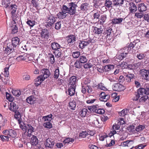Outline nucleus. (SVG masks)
<instances>
[{"label": "nucleus", "instance_id": "nucleus-6", "mask_svg": "<svg viewBox=\"0 0 149 149\" xmlns=\"http://www.w3.org/2000/svg\"><path fill=\"white\" fill-rule=\"evenodd\" d=\"M46 21L48 26L51 27L56 22V19L53 15H51L47 18Z\"/></svg>", "mask_w": 149, "mask_h": 149}, {"label": "nucleus", "instance_id": "nucleus-9", "mask_svg": "<svg viewBox=\"0 0 149 149\" xmlns=\"http://www.w3.org/2000/svg\"><path fill=\"white\" fill-rule=\"evenodd\" d=\"M9 9L11 12V14L12 18H14L16 16V11L17 9V6L15 4H11Z\"/></svg>", "mask_w": 149, "mask_h": 149}, {"label": "nucleus", "instance_id": "nucleus-15", "mask_svg": "<svg viewBox=\"0 0 149 149\" xmlns=\"http://www.w3.org/2000/svg\"><path fill=\"white\" fill-rule=\"evenodd\" d=\"M113 32L112 29L110 27L106 28L104 32V34L106 35V38L109 39L110 37H112Z\"/></svg>", "mask_w": 149, "mask_h": 149}, {"label": "nucleus", "instance_id": "nucleus-5", "mask_svg": "<svg viewBox=\"0 0 149 149\" xmlns=\"http://www.w3.org/2000/svg\"><path fill=\"white\" fill-rule=\"evenodd\" d=\"M15 48L12 44L10 42L7 43L6 45L3 47L4 52L8 54L13 52L15 50Z\"/></svg>", "mask_w": 149, "mask_h": 149}, {"label": "nucleus", "instance_id": "nucleus-18", "mask_svg": "<svg viewBox=\"0 0 149 149\" xmlns=\"http://www.w3.org/2000/svg\"><path fill=\"white\" fill-rule=\"evenodd\" d=\"M130 7L129 9L130 13H134L137 10V7L135 4L133 2H131L129 3Z\"/></svg>", "mask_w": 149, "mask_h": 149}, {"label": "nucleus", "instance_id": "nucleus-1", "mask_svg": "<svg viewBox=\"0 0 149 149\" xmlns=\"http://www.w3.org/2000/svg\"><path fill=\"white\" fill-rule=\"evenodd\" d=\"M22 128H21L23 130L24 129L26 132L24 134H22V136H24L25 134L27 136L30 137L32 135V133L34 132V128L30 124H27L26 125L24 123Z\"/></svg>", "mask_w": 149, "mask_h": 149}, {"label": "nucleus", "instance_id": "nucleus-11", "mask_svg": "<svg viewBox=\"0 0 149 149\" xmlns=\"http://www.w3.org/2000/svg\"><path fill=\"white\" fill-rule=\"evenodd\" d=\"M54 143L55 142L53 139L48 138L46 140L45 145L46 148H51L53 147Z\"/></svg>", "mask_w": 149, "mask_h": 149}, {"label": "nucleus", "instance_id": "nucleus-59", "mask_svg": "<svg viewBox=\"0 0 149 149\" xmlns=\"http://www.w3.org/2000/svg\"><path fill=\"white\" fill-rule=\"evenodd\" d=\"M62 22L61 21L55 23V29L57 30L60 29L61 28Z\"/></svg>", "mask_w": 149, "mask_h": 149}, {"label": "nucleus", "instance_id": "nucleus-55", "mask_svg": "<svg viewBox=\"0 0 149 149\" xmlns=\"http://www.w3.org/2000/svg\"><path fill=\"white\" fill-rule=\"evenodd\" d=\"M98 106V105L97 104L95 105H93L88 107V109L91 111H93V112H95V111L97 110Z\"/></svg>", "mask_w": 149, "mask_h": 149}, {"label": "nucleus", "instance_id": "nucleus-47", "mask_svg": "<svg viewBox=\"0 0 149 149\" xmlns=\"http://www.w3.org/2000/svg\"><path fill=\"white\" fill-rule=\"evenodd\" d=\"M94 41L91 39H87L85 40L84 41H82L84 47L85 46H87L90 43H94Z\"/></svg>", "mask_w": 149, "mask_h": 149}, {"label": "nucleus", "instance_id": "nucleus-26", "mask_svg": "<svg viewBox=\"0 0 149 149\" xmlns=\"http://www.w3.org/2000/svg\"><path fill=\"white\" fill-rule=\"evenodd\" d=\"M40 1L39 0H31V3L33 7H35L37 10L40 9Z\"/></svg>", "mask_w": 149, "mask_h": 149}, {"label": "nucleus", "instance_id": "nucleus-32", "mask_svg": "<svg viewBox=\"0 0 149 149\" xmlns=\"http://www.w3.org/2000/svg\"><path fill=\"white\" fill-rule=\"evenodd\" d=\"M94 31L93 32L95 34L99 35L102 33L103 31V29L101 26L100 28H98L96 26H93Z\"/></svg>", "mask_w": 149, "mask_h": 149}, {"label": "nucleus", "instance_id": "nucleus-63", "mask_svg": "<svg viewBox=\"0 0 149 149\" xmlns=\"http://www.w3.org/2000/svg\"><path fill=\"white\" fill-rule=\"evenodd\" d=\"M141 97L139 99V101L140 102L142 103L145 102L148 98V96L147 95H142L141 96Z\"/></svg>", "mask_w": 149, "mask_h": 149}, {"label": "nucleus", "instance_id": "nucleus-16", "mask_svg": "<svg viewBox=\"0 0 149 149\" xmlns=\"http://www.w3.org/2000/svg\"><path fill=\"white\" fill-rule=\"evenodd\" d=\"M49 36L48 30L47 29H44L42 30L41 33V37L43 39H47Z\"/></svg>", "mask_w": 149, "mask_h": 149}, {"label": "nucleus", "instance_id": "nucleus-10", "mask_svg": "<svg viewBox=\"0 0 149 149\" xmlns=\"http://www.w3.org/2000/svg\"><path fill=\"white\" fill-rule=\"evenodd\" d=\"M100 97L99 99L100 100L104 102H107L110 97L109 95L107 94L104 92H101L100 95Z\"/></svg>", "mask_w": 149, "mask_h": 149}, {"label": "nucleus", "instance_id": "nucleus-19", "mask_svg": "<svg viewBox=\"0 0 149 149\" xmlns=\"http://www.w3.org/2000/svg\"><path fill=\"white\" fill-rule=\"evenodd\" d=\"M77 81V77L76 76H73L70 77L69 79V83L68 86H76V82Z\"/></svg>", "mask_w": 149, "mask_h": 149}, {"label": "nucleus", "instance_id": "nucleus-45", "mask_svg": "<svg viewBox=\"0 0 149 149\" xmlns=\"http://www.w3.org/2000/svg\"><path fill=\"white\" fill-rule=\"evenodd\" d=\"M58 18L59 19H63L65 18L67 16V14L63 13L62 11L59 12L57 15Z\"/></svg>", "mask_w": 149, "mask_h": 149}, {"label": "nucleus", "instance_id": "nucleus-34", "mask_svg": "<svg viewBox=\"0 0 149 149\" xmlns=\"http://www.w3.org/2000/svg\"><path fill=\"white\" fill-rule=\"evenodd\" d=\"M107 18V15L106 14H103L101 16L99 22V24L101 25H103L106 22Z\"/></svg>", "mask_w": 149, "mask_h": 149}, {"label": "nucleus", "instance_id": "nucleus-42", "mask_svg": "<svg viewBox=\"0 0 149 149\" xmlns=\"http://www.w3.org/2000/svg\"><path fill=\"white\" fill-rule=\"evenodd\" d=\"M52 114H50L47 116H43L42 118V119L44 120L45 122H50L52 119Z\"/></svg>", "mask_w": 149, "mask_h": 149}, {"label": "nucleus", "instance_id": "nucleus-40", "mask_svg": "<svg viewBox=\"0 0 149 149\" xmlns=\"http://www.w3.org/2000/svg\"><path fill=\"white\" fill-rule=\"evenodd\" d=\"M142 95H143V94L141 93V92L139 91V89L137 92L135 93V96L134 97V100L137 101L141 96Z\"/></svg>", "mask_w": 149, "mask_h": 149}, {"label": "nucleus", "instance_id": "nucleus-31", "mask_svg": "<svg viewBox=\"0 0 149 149\" xmlns=\"http://www.w3.org/2000/svg\"><path fill=\"white\" fill-rule=\"evenodd\" d=\"M146 6L143 3H142L139 5L138 7L139 11L141 12H143L146 10Z\"/></svg>", "mask_w": 149, "mask_h": 149}, {"label": "nucleus", "instance_id": "nucleus-20", "mask_svg": "<svg viewBox=\"0 0 149 149\" xmlns=\"http://www.w3.org/2000/svg\"><path fill=\"white\" fill-rule=\"evenodd\" d=\"M89 7V4L87 3H82L80 7L81 12H85L88 9Z\"/></svg>", "mask_w": 149, "mask_h": 149}, {"label": "nucleus", "instance_id": "nucleus-13", "mask_svg": "<svg viewBox=\"0 0 149 149\" xmlns=\"http://www.w3.org/2000/svg\"><path fill=\"white\" fill-rule=\"evenodd\" d=\"M141 74L144 79L147 81H149V71L145 69L141 70Z\"/></svg>", "mask_w": 149, "mask_h": 149}, {"label": "nucleus", "instance_id": "nucleus-62", "mask_svg": "<svg viewBox=\"0 0 149 149\" xmlns=\"http://www.w3.org/2000/svg\"><path fill=\"white\" fill-rule=\"evenodd\" d=\"M132 141H127L122 142L121 144V145L123 146H130V142H132Z\"/></svg>", "mask_w": 149, "mask_h": 149}, {"label": "nucleus", "instance_id": "nucleus-46", "mask_svg": "<svg viewBox=\"0 0 149 149\" xmlns=\"http://www.w3.org/2000/svg\"><path fill=\"white\" fill-rule=\"evenodd\" d=\"M88 112L87 109L84 108L80 112L79 114L82 117H84L86 116Z\"/></svg>", "mask_w": 149, "mask_h": 149}, {"label": "nucleus", "instance_id": "nucleus-22", "mask_svg": "<svg viewBox=\"0 0 149 149\" xmlns=\"http://www.w3.org/2000/svg\"><path fill=\"white\" fill-rule=\"evenodd\" d=\"M88 59L86 54H82L80 56L79 61L82 63H84L87 62Z\"/></svg>", "mask_w": 149, "mask_h": 149}, {"label": "nucleus", "instance_id": "nucleus-64", "mask_svg": "<svg viewBox=\"0 0 149 149\" xmlns=\"http://www.w3.org/2000/svg\"><path fill=\"white\" fill-rule=\"evenodd\" d=\"M127 54V53L125 52H123L121 53V54L119 55L118 57V58H119L120 60H122L124 59L125 57H126V55Z\"/></svg>", "mask_w": 149, "mask_h": 149}, {"label": "nucleus", "instance_id": "nucleus-2", "mask_svg": "<svg viewBox=\"0 0 149 149\" xmlns=\"http://www.w3.org/2000/svg\"><path fill=\"white\" fill-rule=\"evenodd\" d=\"M135 41H133L132 42H131L128 45L125 47L123 48V50H127L128 52L130 53L133 52V50H135L136 49L138 48V44L137 42Z\"/></svg>", "mask_w": 149, "mask_h": 149}, {"label": "nucleus", "instance_id": "nucleus-24", "mask_svg": "<svg viewBox=\"0 0 149 149\" xmlns=\"http://www.w3.org/2000/svg\"><path fill=\"white\" fill-rule=\"evenodd\" d=\"M80 102L78 100H77L76 102L74 100L72 102H70L69 103V108L72 110H74L76 105L77 104V103H80Z\"/></svg>", "mask_w": 149, "mask_h": 149}, {"label": "nucleus", "instance_id": "nucleus-21", "mask_svg": "<svg viewBox=\"0 0 149 149\" xmlns=\"http://www.w3.org/2000/svg\"><path fill=\"white\" fill-rule=\"evenodd\" d=\"M18 107L16 105L15 103L14 102H11L10 104L9 109L11 111L16 112L18 109Z\"/></svg>", "mask_w": 149, "mask_h": 149}, {"label": "nucleus", "instance_id": "nucleus-60", "mask_svg": "<svg viewBox=\"0 0 149 149\" xmlns=\"http://www.w3.org/2000/svg\"><path fill=\"white\" fill-rule=\"evenodd\" d=\"M0 78L2 81L3 82L4 84H7L8 83L7 81L8 80L7 77H5V76H4V77H3L1 76V74L0 75Z\"/></svg>", "mask_w": 149, "mask_h": 149}, {"label": "nucleus", "instance_id": "nucleus-50", "mask_svg": "<svg viewBox=\"0 0 149 149\" xmlns=\"http://www.w3.org/2000/svg\"><path fill=\"white\" fill-rule=\"evenodd\" d=\"M54 51V54L56 57L58 58L61 56V53L60 49L55 50Z\"/></svg>", "mask_w": 149, "mask_h": 149}, {"label": "nucleus", "instance_id": "nucleus-30", "mask_svg": "<svg viewBox=\"0 0 149 149\" xmlns=\"http://www.w3.org/2000/svg\"><path fill=\"white\" fill-rule=\"evenodd\" d=\"M10 29L11 30V33L13 34H14L17 33L18 31V29L16 26V24L14 23L12 24L10 26Z\"/></svg>", "mask_w": 149, "mask_h": 149}, {"label": "nucleus", "instance_id": "nucleus-12", "mask_svg": "<svg viewBox=\"0 0 149 149\" xmlns=\"http://www.w3.org/2000/svg\"><path fill=\"white\" fill-rule=\"evenodd\" d=\"M76 39V38L74 35H70L66 37L67 42L68 43V44L72 45L75 43Z\"/></svg>", "mask_w": 149, "mask_h": 149}, {"label": "nucleus", "instance_id": "nucleus-27", "mask_svg": "<svg viewBox=\"0 0 149 149\" xmlns=\"http://www.w3.org/2000/svg\"><path fill=\"white\" fill-rule=\"evenodd\" d=\"M44 80L40 77L38 76L34 80V84L36 86H38Z\"/></svg>", "mask_w": 149, "mask_h": 149}, {"label": "nucleus", "instance_id": "nucleus-57", "mask_svg": "<svg viewBox=\"0 0 149 149\" xmlns=\"http://www.w3.org/2000/svg\"><path fill=\"white\" fill-rule=\"evenodd\" d=\"M90 82L91 80L89 78H86L84 79L83 81L81 83V84L85 86H88L89 85Z\"/></svg>", "mask_w": 149, "mask_h": 149}, {"label": "nucleus", "instance_id": "nucleus-29", "mask_svg": "<svg viewBox=\"0 0 149 149\" xmlns=\"http://www.w3.org/2000/svg\"><path fill=\"white\" fill-rule=\"evenodd\" d=\"M38 143V139L36 136H33L31 138L30 143L32 145L36 146Z\"/></svg>", "mask_w": 149, "mask_h": 149}, {"label": "nucleus", "instance_id": "nucleus-8", "mask_svg": "<svg viewBox=\"0 0 149 149\" xmlns=\"http://www.w3.org/2000/svg\"><path fill=\"white\" fill-rule=\"evenodd\" d=\"M15 113L14 115L15 118L17 120L18 123L19 125V126L20 128H22L23 125L24 124V123L22 120L21 116L20 113L18 111L14 112Z\"/></svg>", "mask_w": 149, "mask_h": 149}, {"label": "nucleus", "instance_id": "nucleus-56", "mask_svg": "<svg viewBox=\"0 0 149 149\" xmlns=\"http://www.w3.org/2000/svg\"><path fill=\"white\" fill-rule=\"evenodd\" d=\"M43 126L46 128L50 129L52 127V125L50 122H46L44 123Z\"/></svg>", "mask_w": 149, "mask_h": 149}, {"label": "nucleus", "instance_id": "nucleus-58", "mask_svg": "<svg viewBox=\"0 0 149 149\" xmlns=\"http://www.w3.org/2000/svg\"><path fill=\"white\" fill-rule=\"evenodd\" d=\"M12 93L15 96L19 97L21 94V92L20 90H15L13 91Z\"/></svg>", "mask_w": 149, "mask_h": 149}, {"label": "nucleus", "instance_id": "nucleus-25", "mask_svg": "<svg viewBox=\"0 0 149 149\" xmlns=\"http://www.w3.org/2000/svg\"><path fill=\"white\" fill-rule=\"evenodd\" d=\"M134 77V74H133L128 73L125 75V80L128 82H130L131 80Z\"/></svg>", "mask_w": 149, "mask_h": 149}, {"label": "nucleus", "instance_id": "nucleus-61", "mask_svg": "<svg viewBox=\"0 0 149 149\" xmlns=\"http://www.w3.org/2000/svg\"><path fill=\"white\" fill-rule=\"evenodd\" d=\"M82 63H80V62L79 61H76L74 64V66L77 68H81L82 65Z\"/></svg>", "mask_w": 149, "mask_h": 149}, {"label": "nucleus", "instance_id": "nucleus-23", "mask_svg": "<svg viewBox=\"0 0 149 149\" xmlns=\"http://www.w3.org/2000/svg\"><path fill=\"white\" fill-rule=\"evenodd\" d=\"M139 91L141 92V93L143 94L146 95H149V86L147 85L144 88H139Z\"/></svg>", "mask_w": 149, "mask_h": 149}, {"label": "nucleus", "instance_id": "nucleus-48", "mask_svg": "<svg viewBox=\"0 0 149 149\" xmlns=\"http://www.w3.org/2000/svg\"><path fill=\"white\" fill-rule=\"evenodd\" d=\"M105 6L109 8L112 7V2L110 0H105Z\"/></svg>", "mask_w": 149, "mask_h": 149}, {"label": "nucleus", "instance_id": "nucleus-54", "mask_svg": "<svg viewBox=\"0 0 149 149\" xmlns=\"http://www.w3.org/2000/svg\"><path fill=\"white\" fill-rule=\"evenodd\" d=\"M104 110L103 109L100 107L99 106L97 110L95 111V113L100 114H102L104 113Z\"/></svg>", "mask_w": 149, "mask_h": 149}, {"label": "nucleus", "instance_id": "nucleus-44", "mask_svg": "<svg viewBox=\"0 0 149 149\" xmlns=\"http://www.w3.org/2000/svg\"><path fill=\"white\" fill-rule=\"evenodd\" d=\"M61 10L63 13L67 14V13L69 14V11L68 7L65 5H63L61 8Z\"/></svg>", "mask_w": 149, "mask_h": 149}, {"label": "nucleus", "instance_id": "nucleus-4", "mask_svg": "<svg viewBox=\"0 0 149 149\" xmlns=\"http://www.w3.org/2000/svg\"><path fill=\"white\" fill-rule=\"evenodd\" d=\"M40 75L39 76L44 80L48 77L50 74V73L48 69L47 68H43L40 71Z\"/></svg>", "mask_w": 149, "mask_h": 149}, {"label": "nucleus", "instance_id": "nucleus-51", "mask_svg": "<svg viewBox=\"0 0 149 149\" xmlns=\"http://www.w3.org/2000/svg\"><path fill=\"white\" fill-rule=\"evenodd\" d=\"M100 12H97L95 13L93 15V18H92L93 20H95V19H98V22H99L100 21L99 19V17L100 16Z\"/></svg>", "mask_w": 149, "mask_h": 149}, {"label": "nucleus", "instance_id": "nucleus-7", "mask_svg": "<svg viewBox=\"0 0 149 149\" xmlns=\"http://www.w3.org/2000/svg\"><path fill=\"white\" fill-rule=\"evenodd\" d=\"M113 91H121L125 89V87L121 84L117 83L113 84L112 86Z\"/></svg>", "mask_w": 149, "mask_h": 149}, {"label": "nucleus", "instance_id": "nucleus-14", "mask_svg": "<svg viewBox=\"0 0 149 149\" xmlns=\"http://www.w3.org/2000/svg\"><path fill=\"white\" fill-rule=\"evenodd\" d=\"M76 86H68V89L66 92L67 94L70 96L74 95L75 94V90Z\"/></svg>", "mask_w": 149, "mask_h": 149}, {"label": "nucleus", "instance_id": "nucleus-37", "mask_svg": "<svg viewBox=\"0 0 149 149\" xmlns=\"http://www.w3.org/2000/svg\"><path fill=\"white\" fill-rule=\"evenodd\" d=\"M51 47L53 50L59 49L61 47L60 45L57 42H54L52 43Z\"/></svg>", "mask_w": 149, "mask_h": 149}, {"label": "nucleus", "instance_id": "nucleus-38", "mask_svg": "<svg viewBox=\"0 0 149 149\" xmlns=\"http://www.w3.org/2000/svg\"><path fill=\"white\" fill-rule=\"evenodd\" d=\"M10 66L9 65H6V67H5L4 69V75L5 77H8L9 76V72L8 70L10 68ZM3 75V73L1 74V75Z\"/></svg>", "mask_w": 149, "mask_h": 149}, {"label": "nucleus", "instance_id": "nucleus-41", "mask_svg": "<svg viewBox=\"0 0 149 149\" xmlns=\"http://www.w3.org/2000/svg\"><path fill=\"white\" fill-rule=\"evenodd\" d=\"M145 128V125H140L136 127L135 130L136 131L140 133Z\"/></svg>", "mask_w": 149, "mask_h": 149}, {"label": "nucleus", "instance_id": "nucleus-43", "mask_svg": "<svg viewBox=\"0 0 149 149\" xmlns=\"http://www.w3.org/2000/svg\"><path fill=\"white\" fill-rule=\"evenodd\" d=\"M114 68V65H108L104 66V71L106 72L109 71Z\"/></svg>", "mask_w": 149, "mask_h": 149}, {"label": "nucleus", "instance_id": "nucleus-53", "mask_svg": "<svg viewBox=\"0 0 149 149\" xmlns=\"http://www.w3.org/2000/svg\"><path fill=\"white\" fill-rule=\"evenodd\" d=\"M9 136L8 135H0V139L3 141H8L9 140Z\"/></svg>", "mask_w": 149, "mask_h": 149}, {"label": "nucleus", "instance_id": "nucleus-52", "mask_svg": "<svg viewBox=\"0 0 149 149\" xmlns=\"http://www.w3.org/2000/svg\"><path fill=\"white\" fill-rule=\"evenodd\" d=\"M135 126L133 125H131L127 127V130L130 132L134 134L135 132Z\"/></svg>", "mask_w": 149, "mask_h": 149}, {"label": "nucleus", "instance_id": "nucleus-39", "mask_svg": "<svg viewBox=\"0 0 149 149\" xmlns=\"http://www.w3.org/2000/svg\"><path fill=\"white\" fill-rule=\"evenodd\" d=\"M8 135L9 138L10 137L12 138H15L17 135L16 132L12 129H10L9 130Z\"/></svg>", "mask_w": 149, "mask_h": 149}, {"label": "nucleus", "instance_id": "nucleus-17", "mask_svg": "<svg viewBox=\"0 0 149 149\" xmlns=\"http://www.w3.org/2000/svg\"><path fill=\"white\" fill-rule=\"evenodd\" d=\"M19 40L17 37H15L12 38L11 42H10L15 48L19 44Z\"/></svg>", "mask_w": 149, "mask_h": 149}, {"label": "nucleus", "instance_id": "nucleus-28", "mask_svg": "<svg viewBox=\"0 0 149 149\" xmlns=\"http://www.w3.org/2000/svg\"><path fill=\"white\" fill-rule=\"evenodd\" d=\"M124 0H113V5L117 6H122L123 4Z\"/></svg>", "mask_w": 149, "mask_h": 149}, {"label": "nucleus", "instance_id": "nucleus-35", "mask_svg": "<svg viewBox=\"0 0 149 149\" xmlns=\"http://www.w3.org/2000/svg\"><path fill=\"white\" fill-rule=\"evenodd\" d=\"M26 101L28 103L30 104H32L34 103L35 101V98H34L33 95H32L27 97L26 99Z\"/></svg>", "mask_w": 149, "mask_h": 149}, {"label": "nucleus", "instance_id": "nucleus-49", "mask_svg": "<svg viewBox=\"0 0 149 149\" xmlns=\"http://www.w3.org/2000/svg\"><path fill=\"white\" fill-rule=\"evenodd\" d=\"M10 3L8 0H2V5L3 6L7 8L9 6Z\"/></svg>", "mask_w": 149, "mask_h": 149}, {"label": "nucleus", "instance_id": "nucleus-33", "mask_svg": "<svg viewBox=\"0 0 149 149\" xmlns=\"http://www.w3.org/2000/svg\"><path fill=\"white\" fill-rule=\"evenodd\" d=\"M123 19V18H114L112 19V23L113 24H121Z\"/></svg>", "mask_w": 149, "mask_h": 149}, {"label": "nucleus", "instance_id": "nucleus-36", "mask_svg": "<svg viewBox=\"0 0 149 149\" xmlns=\"http://www.w3.org/2000/svg\"><path fill=\"white\" fill-rule=\"evenodd\" d=\"M29 56V55H27L26 54H24L23 55H20L17 58L16 60L18 61L25 60Z\"/></svg>", "mask_w": 149, "mask_h": 149}, {"label": "nucleus", "instance_id": "nucleus-3", "mask_svg": "<svg viewBox=\"0 0 149 149\" xmlns=\"http://www.w3.org/2000/svg\"><path fill=\"white\" fill-rule=\"evenodd\" d=\"M77 5L74 2H71L68 3V8L69 14L71 15H73L75 14L76 10Z\"/></svg>", "mask_w": 149, "mask_h": 149}]
</instances>
